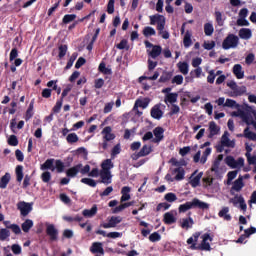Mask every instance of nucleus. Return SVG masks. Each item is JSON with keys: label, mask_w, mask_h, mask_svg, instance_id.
<instances>
[{"label": "nucleus", "mask_w": 256, "mask_h": 256, "mask_svg": "<svg viewBox=\"0 0 256 256\" xmlns=\"http://www.w3.org/2000/svg\"><path fill=\"white\" fill-rule=\"evenodd\" d=\"M201 237V232H195L190 238L187 239V244L190 245L189 249L192 251H211V244L208 241H213V238L209 233H205L202 236V242L200 245H197Z\"/></svg>", "instance_id": "nucleus-1"}, {"label": "nucleus", "mask_w": 256, "mask_h": 256, "mask_svg": "<svg viewBox=\"0 0 256 256\" xmlns=\"http://www.w3.org/2000/svg\"><path fill=\"white\" fill-rule=\"evenodd\" d=\"M209 203L199 200V198H194L190 202L181 204L178 208L179 213H187L189 209H202V211L209 210Z\"/></svg>", "instance_id": "nucleus-2"}, {"label": "nucleus", "mask_w": 256, "mask_h": 256, "mask_svg": "<svg viewBox=\"0 0 256 256\" xmlns=\"http://www.w3.org/2000/svg\"><path fill=\"white\" fill-rule=\"evenodd\" d=\"M237 45H239V37L235 34H228L222 42V49H225V51L235 49Z\"/></svg>", "instance_id": "nucleus-3"}, {"label": "nucleus", "mask_w": 256, "mask_h": 256, "mask_svg": "<svg viewBox=\"0 0 256 256\" xmlns=\"http://www.w3.org/2000/svg\"><path fill=\"white\" fill-rule=\"evenodd\" d=\"M123 221V217L121 216H111L108 220V223H102L100 224V227H103V229H113L119 225Z\"/></svg>", "instance_id": "nucleus-4"}, {"label": "nucleus", "mask_w": 256, "mask_h": 256, "mask_svg": "<svg viewBox=\"0 0 256 256\" xmlns=\"http://www.w3.org/2000/svg\"><path fill=\"white\" fill-rule=\"evenodd\" d=\"M46 234L50 237V241H57L59 239V230L53 224H46Z\"/></svg>", "instance_id": "nucleus-5"}, {"label": "nucleus", "mask_w": 256, "mask_h": 256, "mask_svg": "<svg viewBox=\"0 0 256 256\" xmlns=\"http://www.w3.org/2000/svg\"><path fill=\"white\" fill-rule=\"evenodd\" d=\"M18 209L22 217H27V215H29V213L33 211V206L31 205V203L19 202Z\"/></svg>", "instance_id": "nucleus-6"}, {"label": "nucleus", "mask_w": 256, "mask_h": 256, "mask_svg": "<svg viewBox=\"0 0 256 256\" xmlns=\"http://www.w3.org/2000/svg\"><path fill=\"white\" fill-rule=\"evenodd\" d=\"M164 133L165 129H163V127L158 126L154 128L153 135L155 138H153L152 143H161V141H163V139L165 138V136L163 135Z\"/></svg>", "instance_id": "nucleus-7"}, {"label": "nucleus", "mask_w": 256, "mask_h": 256, "mask_svg": "<svg viewBox=\"0 0 256 256\" xmlns=\"http://www.w3.org/2000/svg\"><path fill=\"white\" fill-rule=\"evenodd\" d=\"M100 178L101 180L99 181V183H103L104 185H110L113 175H111V171L100 170Z\"/></svg>", "instance_id": "nucleus-8"}, {"label": "nucleus", "mask_w": 256, "mask_h": 256, "mask_svg": "<svg viewBox=\"0 0 256 256\" xmlns=\"http://www.w3.org/2000/svg\"><path fill=\"white\" fill-rule=\"evenodd\" d=\"M150 115L153 119H161L163 117V110H161V104L154 105L150 110Z\"/></svg>", "instance_id": "nucleus-9"}, {"label": "nucleus", "mask_w": 256, "mask_h": 256, "mask_svg": "<svg viewBox=\"0 0 256 256\" xmlns=\"http://www.w3.org/2000/svg\"><path fill=\"white\" fill-rule=\"evenodd\" d=\"M208 130H209L208 139H213L215 135H219V131H221V128L217 125V123H215V121H211L209 122Z\"/></svg>", "instance_id": "nucleus-10"}, {"label": "nucleus", "mask_w": 256, "mask_h": 256, "mask_svg": "<svg viewBox=\"0 0 256 256\" xmlns=\"http://www.w3.org/2000/svg\"><path fill=\"white\" fill-rule=\"evenodd\" d=\"M96 235H102V237H108V239H119V237H123L121 232H110L107 233L104 230H96Z\"/></svg>", "instance_id": "nucleus-11"}, {"label": "nucleus", "mask_w": 256, "mask_h": 256, "mask_svg": "<svg viewBox=\"0 0 256 256\" xmlns=\"http://www.w3.org/2000/svg\"><path fill=\"white\" fill-rule=\"evenodd\" d=\"M81 167H83V164H77L71 168H69L67 171H66V176L67 177H70L71 179L77 177V175L80 173L81 171Z\"/></svg>", "instance_id": "nucleus-12"}, {"label": "nucleus", "mask_w": 256, "mask_h": 256, "mask_svg": "<svg viewBox=\"0 0 256 256\" xmlns=\"http://www.w3.org/2000/svg\"><path fill=\"white\" fill-rule=\"evenodd\" d=\"M151 75V72H149V70L147 72H145V75L144 76H140L138 81L139 83H143V81H157V79H159V72L156 71L154 72V74L152 76H149Z\"/></svg>", "instance_id": "nucleus-13"}, {"label": "nucleus", "mask_w": 256, "mask_h": 256, "mask_svg": "<svg viewBox=\"0 0 256 256\" xmlns=\"http://www.w3.org/2000/svg\"><path fill=\"white\" fill-rule=\"evenodd\" d=\"M111 131H113V129L111 128V126H106L103 130H102V135L103 136V140L104 141H113V139H115V134L111 133Z\"/></svg>", "instance_id": "nucleus-14"}, {"label": "nucleus", "mask_w": 256, "mask_h": 256, "mask_svg": "<svg viewBox=\"0 0 256 256\" xmlns=\"http://www.w3.org/2000/svg\"><path fill=\"white\" fill-rule=\"evenodd\" d=\"M222 147H235V142L229 139V132L225 131L221 138Z\"/></svg>", "instance_id": "nucleus-15"}, {"label": "nucleus", "mask_w": 256, "mask_h": 256, "mask_svg": "<svg viewBox=\"0 0 256 256\" xmlns=\"http://www.w3.org/2000/svg\"><path fill=\"white\" fill-rule=\"evenodd\" d=\"M232 73L238 79H243L245 77V71H243V66H241V64H235Z\"/></svg>", "instance_id": "nucleus-16"}, {"label": "nucleus", "mask_w": 256, "mask_h": 256, "mask_svg": "<svg viewBox=\"0 0 256 256\" xmlns=\"http://www.w3.org/2000/svg\"><path fill=\"white\" fill-rule=\"evenodd\" d=\"M91 253H99L100 255H105V250L103 249V243L101 242H94L90 247Z\"/></svg>", "instance_id": "nucleus-17"}, {"label": "nucleus", "mask_w": 256, "mask_h": 256, "mask_svg": "<svg viewBox=\"0 0 256 256\" xmlns=\"http://www.w3.org/2000/svg\"><path fill=\"white\" fill-rule=\"evenodd\" d=\"M163 53V48L161 45H154L152 47V50L148 52V55L151 57V59H157Z\"/></svg>", "instance_id": "nucleus-18"}, {"label": "nucleus", "mask_w": 256, "mask_h": 256, "mask_svg": "<svg viewBox=\"0 0 256 256\" xmlns=\"http://www.w3.org/2000/svg\"><path fill=\"white\" fill-rule=\"evenodd\" d=\"M82 215L88 219L95 217L97 215V204H94L91 209H84Z\"/></svg>", "instance_id": "nucleus-19"}, {"label": "nucleus", "mask_w": 256, "mask_h": 256, "mask_svg": "<svg viewBox=\"0 0 256 256\" xmlns=\"http://www.w3.org/2000/svg\"><path fill=\"white\" fill-rule=\"evenodd\" d=\"M214 17H215V21H216L218 27H223V25H225L226 17H225V14H223V12L215 11Z\"/></svg>", "instance_id": "nucleus-20"}, {"label": "nucleus", "mask_w": 256, "mask_h": 256, "mask_svg": "<svg viewBox=\"0 0 256 256\" xmlns=\"http://www.w3.org/2000/svg\"><path fill=\"white\" fill-rule=\"evenodd\" d=\"M191 37H193V33H191V31L187 30L184 38H183V45L185 47V49H189V47H191V45H193V40L191 39Z\"/></svg>", "instance_id": "nucleus-21"}, {"label": "nucleus", "mask_w": 256, "mask_h": 256, "mask_svg": "<svg viewBox=\"0 0 256 256\" xmlns=\"http://www.w3.org/2000/svg\"><path fill=\"white\" fill-rule=\"evenodd\" d=\"M239 37L240 39H244L245 41L251 39L253 37V33L249 28H242L239 30Z\"/></svg>", "instance_id": "nucleus-22"}, {"label": "nucleus", "mask_w": 256, "mask_h": 256, "mask_svg": "<svg viewBox=\"0 0 256 256\" xmlns=\"http://www.w3.org/2000/svg\"><path fill=\"white\" fill-rule=\"evenodd\" d=\"M163 222L165 225H173V223H177V218L171 212H166L164 214Z\"/></svg>", "instance_id": "nucleus-23"}, {"label": "nucleus", "mask_w": 256, "mask_h": 256, "mask_svg": "<svg viewBox=\"0 0 256 256\" xmlns=\"http://www.w3.org/2000/svg\"><path fill=\"white\" fill-rule=\"evenodd\" d=\"M222 161H223V154H220L217 156V158L214 160L212 164L211 171L213 173H219V167Z\"/></svg>", "instance_id": "nucleus-24"}, {"label": "nucleus", "mask_w": 256, "mask_h": 256, "mask_svg": "<svg viewBox=\"0 0 256 256\" xmlns=\"http://www.w3.org/2000/svg\"><path fill=\"white\" fill-rule=\"evenodd\" d=\"M98 71L99 73H102V75H113V70L107 67V64H105V62H101L99 64Z\"/></svg>", "instance_id": "nucleus-25"}, {"label": "nucleus", "mask_w": 256, "mask_h": 256, "mask_svg": "<svg viewBox=\"0 0 256 256\" xmlns=\"http://www.w3.org/2000/svg\"><path fill=\"white\" fill-rule=\"evenodd\" d=\"M245 187V184L243 183V176H239L238 179L234 181V184L232 186L233 191H241Z\"/></svg>", "instance_id": "nucleus-26"}, {"label": "nucleus", "mask_w": 256, "mask_h": 256, "mask_svg": "<svg viewBox=\"0 0 256 256\" xmlns=\"http://www.w3.org/2000/svg\"><path fill=\"white\" fill-rule=\"evenodd\" d=\"M173 78V72L171 71H164L162 75L160 76L158 83H167L171 81Z\"/></svg>", "instance_id": "nucleus-27"}, {"label": "nucleus", "mask_w": 256, "mask_h": 256, "mask_svg": "<svg viewBox=\"0 0 256 256\" xmlns=\"http://www.w3.org/2000/svg\"><path fill=\"white\" fill-rule=\"evenodd\" d=\"M113 167H115V164H113V161L111 159H106L101 163L102 171H111Z\"/></svg>", "instance_id": "nucleus-28"}, {"label": "nucleus", "mask_w": 256, "mask_h": 256, "mask_svg": "<svg viewBox=\"0 0 256 256\" xmlns=\"http://www.w3.org/2000/svg\"><path fill=\"white\" fill-rule=\"evenodd\" d=\"M229 213V207H223L219 213L218 216L224 219V221H231V214Z\"/></svg>", "instance_id": "nucleus-29"}, {"label": "nucleus", "mask_w": 256, "mask_h": 256, "mask_svg": "<svg viewBox=\"0 0 256 256\" xmlns=\"http://www.w3.org/2000/svg\"><path fill=\"white\" fill-rule=\"evenodd\" d=\"M201 177H203V172L198 173L194 178H192L189 182L191 187L194 189L199 187V185H201Z\"/></svg>", "instance_id": "nucleus-30"}, {"label": "nucleus", "mask_w": 256, "mask_h": 256, "mask_svg": "<svg viewBox=\"0 0 256 256\" xmlns=\"http://www.w3.org/2000/svg\"><path fill=\"white\" fill-rule=\"evenodd\" d=\"M246 92H247V87L237 85L236 88L233 89L232 97H241V95H245Z\"/></svg>", "instance_id": "nucleus-31"}, {"label": "nucleus", "mask_w": 256, "mask_h": 256, "mask_svg": "<svg viewBox=\"0 0 256 256\" xmlns=\"http://www.w3.org/2000/svg\"><path fill=\"white\" fill-rule=\"evenodd\" d=\"M9 181H11V175L6 173L0 179V189H7V185H9Z\"/></svg>", "instance_id": "nucleus-32"}, {"label": "nucleus", "mask_w": 256, "mask_h": 256, "mask_svg": "<svg viewBox=\"0 0 256 256\" xmlns=\"http://www.w3.org/2000/svg\"><path fill=\"white\" fill-rule=\"evenodd\" d=\"M53 163H55V159L50 158L47 159L42 165H41V169L43 171L47 170V169H51L52 171H55V167L53 166Z\"/></svg>", "instance_id": "nucleus-33"}, {"label": "nucleus", "mask_w": 256, "mask_h": 256, "mask_svg": "<svg viewBox=\"0 0 256 256\" xmlns=\"http://www.w3.org/2000/svg\"><path fill=\"white\" fill-rule=\"evenodd\" d=\"M173 173H177L175 176L176 181H183L185 179V169L178 167L173 170Z\"/></svg>", "instance_id": "nucleus-34"}, {"label": "nucleus", "mask_w": 256, "mask_h": 256, "mask_svg": "<svg viewBox=\"0 0 256 256\" xmlns=\"http://www.w3.org/2000/svg\"><path fill=\"white\" fill-rule=\"evenodd\" d=\"M63 220L64 221H67V223H73L76 222V223H81V221H83V216L77 214L76 216H63Z\"/></svg>", "instance_id": "nucleus-35"}, {"label": "nucleus", "mask_w": 256, "mask_h": 256, "mask_svg": "<svg viewBox=\"0 0 256 256\" xmlns=\"http://www.w3.org/2000/svg\"><path fill=\"white\" fill-rule=\"evenodd\" d=\"M215 32V28L213 27V24L211 22H207L204 24V33L206 37H211L213 33Z\"/></svg>", "instance_id": "nucleus-36"}, {"label": "nucleus", "mask_w": 256, "mask_h": 256, "mask_svg": "<svg viewBox=\"0 0 256 256\" xmlns=\"http://www.w3.org/2000/svg\"><path fill=\"white\" fill-rule=\"evenodd\" d=\"M177 67L182 73V75H187L189 73V63L187 62H178Z\"/></svg>", "instance_id": "nucleus-37"}, {"label": "nucleus", "mask_w": 256, "mask_h": 256, "mask_svg": "<svg viewBox=\"0 0 256 256\" xmlns=\"http://www.w3.org/2000/svg\"><path fill=\"white\" fill-rule=\"evenodd\" d=\"M21 227H22V231H23L24 233H29V231H31V229H32V227H33V220H31V219H26V220L22 223Z\"/></svg>", "instance_id": "nucleus-38"}, {"label": "nucleus", "mask_w": 256, "mask_h": 256, "mask_svg": "<svg viewBox=\"0 0 256 256\" xmlns=\"http://www.w3.org/2000/svg\"><path fill=\"white\" fill-rule=\"evenodd\" d=\"M142 33H143L144 37H153V36L157 35L155 28H153L151 26L144 27Z\"/></svg>", "instance_id": "nucleus-39"}, {"label": "nucleus", "mask_w": 256, "mask_h": 256, "mask_svg": "<svg viewBox=\"0 0 256 256\" xmlns=\"http://www.w3.org/2000/svg\"><path fill=\"white\" fill-rule=\"evenodd\" d=\"M139 107H141L142 109H147V107H149V99H145V100H141V99H137L135 101V109H139Z\"/></svg>", "instance_id": "nucleus-40"}, {"label": "nucleus", "mask_w": 256, "mask_h": 256, "mask_svg": "<svg viewBox=\"0 0 256 256\" xmlns=\"http://www.w3.org/2000/svg\"><path fill=\"white\" fill-rule=\"evenodd\" d=\"M244 137L249 139V141H256V133L249 130V127L244 129Z\"/></svg>", "instance_id": "nucleus-41"}, {"label": "nucleus", "mask_w": 256, "mask_h": 256, "mask_svg": "<svg viewBox=\"0 0 256 256\" xmlns=\"http://www.w3.org/2000/svg\"><path fill=\"white\" fill-rule=\"evenodd\" d=\"M76 19H77L76 14H66V15H64V17L62 19V23L64 25H67V24L71 23L72 21H75Z\"/></svg>", "instance_id": "nucleus-42"}, {"label": "nucleus", "mask_w": 256, "mask_h": 256, "mask_svg": "<svg viewBox=\"0 0 256 256\" xmlns=\"http://www.w3.org/2000/svg\"><path fill=\"white\" fill-rule=\"evenodd\" d=\"M79 54H77V52H74L71 57L69 58L66 66H65V70H69L73 67V64L75 63V60L77 59Z\"/></svg>", "instance_id": "nucleus-43"}, {"label": "nucleus", "mask_w": 256, "mask_h": 256, "mask_svg": "<svg viewBox=\"0 0 256 256\" xmlns=\"http://www.w3.org/2000/svg\"><path fill=\"white\" fill-rule=\"evenodd\" d=\"M177 97H179V94L177 93H170L166 95L165 103H177Z\"/></svg>", "instance_id": "nucleus-44"}, {"label": "nucleus", "mask_w": 256, "mask_h": 256, "mask_svg": "<svg viewBox=\"0 0 256 256\" xmlns=\"http://www.w3.org/2000/svg\"><path fill=\"white\" fill-rule=\"evenodd\" d=\"M191 225H193V218L189 217L182 219L180 227H182V229H190Z\"/></svg>", "instance_id": "nucleus-45"}, {"label": "nucleus", "mask_w": 256, "mask_h": 256, "mask_svg": "<svg viewBox=\"0 0 256 256\" xmlns=\"http://www.w3.org/2000/svg\"><path fill=\"white\" fill-rule=\"evenodd\" d=\"M66 141L70 145H73V143H77V141H79V136H77L76 133H70L67 135Z\"/></svg>", "instance_id": "nucleus-46"}, {"label": "nucleus", "mask_w": 256, "mask_h": 256, "mask_svg": "<svg viewBox=\"0 0 256 256\" xmlns=\"http://www.w3.org/2000/svg\"><path fill=\"white\" fill-rule=\"evenodd\" d=\"M224 107H230L231 109H239V104H237V101L227 98L226 102L224 103Z\"/></svg>", "instance_id": "nucleus-47"}, {"label": "nucleus", "mask_w": 256, "mask_h": 256, "mask_svg": "<svg viewBox=\"0 0 256 256\" xmlns=\"http://www.w3.org/2000/svg\"><path fill=\"white\" fill-rule=\"evenodd\" d=\"M16 180L18 181V183H21L23 181V166L22 165H18L16 167Z\"/></svg>", "instance_id": "nucleus-48"}, {"label": "nucleus", "mask_w": 256, "mask_h": 256, "mask_svg": "<svg viewBox=\"0 0 256 256\" xmlns=\"http://www.w3.org/2000/svg\"><path fill=\"white\" fill-rule=\"evenodd\" d=\"M149 19H150V25H155L156 23L158 24L160 21L163 20V15L155 14L150 16Z\"/></svg>", "instance_id": "nucleus-49"}, {"label": "nucleus", "mask_w": 256, "mask_h": 256, "mask_svg": "<svg viewBox=\"0 0 256 256\" xmlns=\"http://www.w3.org/2000/svg\"><path fill=\"white\" fill-rule=\"evenodd\" d=\"M127 207H131V202H126V203L120 204L119 206H116L113 209V213H121V211H124V209H127Z\"/></svg>", "instance_id": "nucleus-50"}, {"label": "nucleus", "mask_w": 256, "mask_h": 256, "mask_svg": "<svg viewBox=\"0 0 256 256\" xmlns=\"http://www.w3.org/2000/svg\"><path fill=\"white\" fill-rule=\"evenodd\" d=\"M8 237H11V232L7 228H2L0 230V241H6Z\"/></svg>", "instance_id": "nucleus-51"}, {"label": "nucleus", "mask_w": 256, "mask_h": 256, "mask_svg": "<svg viewBox=\"0 0 256 256\" xmlns=\"http://www.w3.org/2000/svg\"><path fill=\"white\" fill-rule=\"evenodd\" d=\"M164 199L168 203H175V201H177V195L173 192H169V193L165 194Z\"/></svg>", "instance_id": "nucleus-52"}, {"label": "nucleus", "mask_w": 256, "mask_h": 256, "mask_svg": "<svg viewBox=\"0 0 256 256\" xmlns=\"http://www.w3.org/2000/svg\"><path fill=\"white\" fill-rule=\"evenodd\" d=\"M59 53H58V57L59 59H63V57H65V55H67V50L68 47L65 44H62L58 47Z\"/></svg>", "instance_id": "nucleus-53"}, {"label": "nucleus", "mask_w": 256, "mask_h": 256, "mask_svg": "<svg viewBox=\"0 0 256 256\" xmlns=\"http://www.w3.org/2000/svg\"><path fill=\"white\" fill-rule=\"evenodd\" d=\"M54 169H56L57 173H63L65 171V164L61 160H56Z\"/></svg>", "instance_id": "nucleus-54"}, {"label": "nucleus", "mask_w": 256, "mask_h": 256, "mask_svg": "<svg viewBox=\"0 0 256 256\" xmlns=\"http://www.w3.org/2000/svg\"><path fill=\"white\" fill-rule=\"evenodd\" d=\"M225 163L228 167H231V169H237V165H235V158L233 156H227L225 158Z\"/></svg>", "instance_id": "nucleus-55"}, {"label": "nucleus", "mask_w": 256, "mask_h": 256, "mask_svg": "<svg viewBox=\"0 0 256 256\" xmlns=\"http://www.w3.org/2000/svg\"><path fill=\"white\" fill-rule=\"evenodd\" d=\"M81 183H84V185H88L89 187H97V182L94 179L91 178H82Z\"/></svg>", "instance_id": "nucleus-56"}, {"label": "nucleus", "mask_w": 256, "mask_h": 256, "mask_svg": "<svg viewBox=\"0 0 256 256\" xmlns=\"http://www.w3.org/2000/svg\"><path fill=\"white\" fill-rule=\"evenodd\" d=\"M116 47H117V49H120V50L125 49L126 51H129V44H128L127 39L121 40L120 43H118L116 45Z\"/></svg>", "instance_id": "nucleus-57"}, {"label": "nucleus", "mask_w": 256, "mask_h": 256, "mask_svg": "<svg viewBox=\"0 0 256 256\" xmlns=\"http://www.w3.org/2000/svg\"><path fill=\"white\" fill-rule=\"evenodd\" d=\"M149 241H151V243H157V241H161V234L159 232H153L149 236Z\"/></svg>", "instance_id": "nucleus-58"}, {"label": "nucleus", "mask_w": 256, "mask_h": 256, "mask_svg": "<svg viewBox=\"0 0 256 256\" xmlns=\"http://www.w3.org/2000/svg\"><path fill=\"white\" fill-rule=\"evenodd\" d=\"M151 151H152L151 147H149V146H147V145H144V146L140 149L139 153H140V155H141L142 157H147V155H149V154L151 153Z\"/></svg>", "instance_id": "nucleus-59"}, {"label": "nucleus", "mask_w": 256, "mask_h": 256, "mask_svg": "<svg viewBox=\"0 0 256 256\" xmlns=\"http://www.w3.org/2000/svg\"><path fill=\"white\" fill-rule=\"evenodd\" d=\"M8 145H10L11 147H17V145H19V139H17L15 135H11L8 138Z\"/></svg>", "instance_id": "nucleus-60"}, {"label": "nucleus", "mask_w": 256, "mask_h": 256, "mask_svg": "<svg viewBox=\"0 0 256 256\" xmlns=\"http://www.w3.org/2000/svg\"><path fill=\"white\" fill-rule=\"evenodd\" d=\"M216 77L217 75H215V70H210L207 76V83H210V85H213V83H215Z\"/></svg>", "instance_id": "nucleus-61"}, {"label": "nucleus", "mask_w": 256, "mask_h": 256, "mask_svg": "<svg viewBox=\"0 0 256 256\" xmlns=\"http://www.w3.org/2000/svg\"><path fill=\"white\" fill-rule=\"evenodd\" d=\"M63 107V99L57 100L55 106L53 107V113H61V108Z\"/></svg>", "instance_id": "nucleus-62"}, {"label": "nucleus", "mask_w": 256, "mask_h": 256, "mask_svg": "<svg viewBox=\"0 0 256 256\" xmlns=\"http://www.w3.org/2000/svg\"><path fill=\"white\" fill-rule=\"evenodd\" d=\"M171 83L176 85H183V75H176L172 78Z\"/></svg>", "instance_id": "nucleus-63"}, {"label": "nucleus", "mask_w": 256, "mask_h": 256, "mask_svg": "<svg viewBox=\"0 0 256 256\" xmlns=\"http://www.w3.org/2000/svg\"><path fill=\"white\" fill-rule=\"evenodd\" d=\"M41 179H42L43 183H49V181H51V172L46 171V172L42 173Z\"/></svg>", "instance_id": "nucleus-64"}]
</instances>
